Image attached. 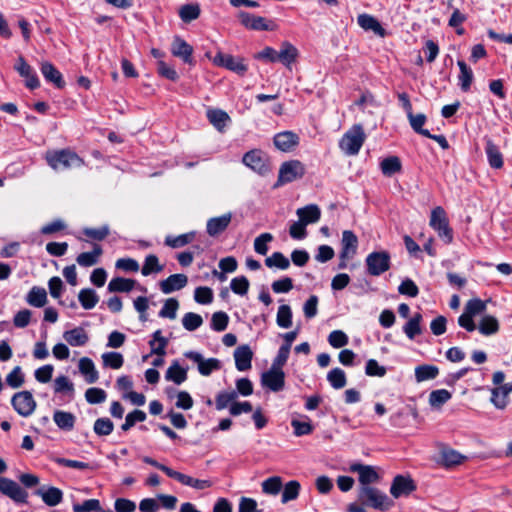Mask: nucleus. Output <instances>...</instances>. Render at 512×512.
Wrapping results in <instances>:
<instances>
[{"mask_svg":"<svg viewBox=\"0 0 512 512\" xmlns=\"http://www.w3.org/2000/svg\"><path fill=\"white\" fill-rule=\"evenodd\" d=\"M45 159L48 165L56 171L81 167L84 164L82 158L69 149L49 151L46 153Z\"/></svg>","mask_w":512,"mask_h":512,"instance_id":"f257e3e1","label":"nucleus"},{"mask_svg":"<svg viewBox=\"0 0 512 512\" xmlns=\"http://www.w3.org/2000/svg\"><path fill=\"white\" fill-rule=\"evenodd\" d=\"M366 140V134L361 124H354L347 130L339 141V148L346 155H357Z\"/></svg>","mask_w":512,"mask_h":512,"instance_id":"f03ea898","label":"nucleus"},{"mask_svg":"<svg viewBox=\"0 0 512 512\" xmlns=\"http://www.w3.org/2000/svg\"><path fill=\"white\" fill-rule=\"evenodd\" d=\"M358 500L362 506H368L378 510H386L391 505L388 496L378 488L372 486H361L358 492Z\"/></svg>","mask_w":512,"mask_h":512,"instance_id":"7ed1b4c3","label":"nucleus"},{"mask_svg":"<svg viewBox=\"0 0 512 512\" xmlns=\"http://www.w3.org/2000/svg\"><path fill=\"white\" fill-rule=\"evenodd\" d=\"M7 470L5 461L0 458V474ZM0 492L16 503H27L28 493L14 480L0 477Z\"/></svg>","mask_w":512,"mask_h":512,"instance_id":"20e7f679","label":"nucleus"},{"mask_svg":"<svg viewBox=\"0 0 512 512\" xmlns=\"http://www.w3.org/2000/svg\"><path fill=\"white\" fill-rule=\"evenodd\" d=\"M429 225L433 228L440 239L446 244L453 241V230L449 225L446 212L443 207L437 206L431 211Z\"/></svg>","mask_w":512,"mask_h":512,"instance_id":"39448f33","label":"nucleus"},{"mask_svg":"<svg viewBox=\"0 0 512 512\" xmlns=\"http://www.w3.org/2000/svg\"><path fill=\"white\" fill-rule=\"evenodd\" d=\"M305 174V166L299 160H290L281 164L278 179L274 187H280L284 184L291 183L300 179Z\"/></svg>","mask_w":512,"mask_h":512,"instance_id":"423d86ee","label":"nucleus"},{"mask_svg":"<svg viewBox=\"0 0 512 512\" xmlns=\"http://www.w3.org/2000/svg\"><path fill=\"white\" fill-rule=\"evenodd\" d=\"M390 254L387 251H374L366 257L367 271L372 276H379L390 269Z\"/></svg>","mask_w":512,"mask_h":512,"instance_id":"0eeeda50","label":"nucleus"},{"mask_svg":"<svg viewBox=\"0 0 512 512\" xmlns=\"http://www.w3.org/2000/svg\"><path fill=\"white\" fill-rule=\"evenodd\" d=\"M213 63L217 66L224 67L240 76L245 75L248 70V66L245 63L243 57H235L231 54H226L222 52H218L214 59Z\"/></svg>","mask_w":512,"mask_h":512,"instance_id":"6e6552de","label":"nucleus"},{"mask_svg":"<svg viewBox=\"0 0 512 512\" xmlns=\"http://www.w3.org/2000/svg\"><path fill=\"white\" fill-rule=\"evenodd\" d=\"M11 404L15 411L23 416L28 417L36 409V401L30 391H20L13 395Z\"/></svg>","mask_w":512,"mask_h":512,"instance_id":"1a4fd4ad","label":"nucleus"},{"mask_svg":"<svg viewBox=\"0 0 512 512\" xmlns=\"http://www.w3.org/2000/svg\"><path fill=\"white\" fill-rule=\"evenodd\" d=\"M242 162L245 166L259 174L268 172L269 167L264 153L259 149H253L243 155Z\"/></svg>","mask_w":512,"mask_h":512,"instance_id":"9d476101","label":"nucleus"},{"mask_svg":"<svg viewBox=\"0 0 512 512\" xmlns=\"http://www.w3.org/2000/svg\"><path fill=\"white\" fill-rule=\"evenodd\" d=\"M184 356L197 364L198 371L203 376H209L214 370L220 369V361L216 358L204 359L202 354L196 351H187Z\"/></svg>","mask_w":512,"mask_h":512,"instance_id":"9b49d317","label":"nucleus"},{"mask_svg":"<svg viewBox=\"0 0 512 512\" xmlns=\"http://www.w3.org/2000/svg\"><path fill=\"white\" fill-rule=\"evenodd\" d=\"M262 386L268 388L273 392L281 391L285 386V373L282 369L270 367L261 376Z\"/></svg>","mask_w":512,"mask_h":512,"instance_id":"f8f14e48","label":"nucleus"},{"mask_svg":"<svg viewBox=\"0 0 512 512\" xmlns=\"http://www.w3.org/2000/svg\"><path fill=\"white\" fill-rule=\"evenodd\" d=\"M238 18L243 26L247 29L255 30V31H269L273 30L271 26V21H268L266 18L261 16H255L251 13L240 11L238 13Z\"/></svg>","mask_w":512,"mask_h":512,"instance_id":"ddd939ff","label":"nucleus"},{"mask_svg":"<svg viewBox=\"0 0 512 512\" xmlns=\"http://www.w3.org/2000/svg\"><path fill=\"white\" fill-rule=\"evenodd\" d=\"M14 68L21 77L26 79L25 84L29 89L33 90L40 86V81L36 72L22 56H19Z\"/></svg>","mask_w":512,"mask_h":512,"instance_id":"4468645a","label":"nucleus"},{"mask_svg":"<svg viewBox=\"0 0 512 512\" xmlns=\"http://www.w3.org/2000/svg\"><path fill=\"white\" fill-rule=\"evenodd\" d=\"M416 489V485L412 478L397 475L391 484L390 493L394 498H399L403 495H409Z\"/></svg>","mask_w":512,"mask_h":512,"instance_id":"2eb2a0df","label":"nucleus"},{"mask_svg":"<svg viewBox=\"0 0 512 512\" xmlns=\"http://www.w3.org/2000/svg\"><path fill=\"white\" fill-rule=\"evenodd\" d=\"M34 494L39 496L49 507L57 506L63 501L62 490L54 486H41Z\"/></svg>","mask_w":512,"mask_h":512,"instance_id":"dca6fc26","label":"nucleus"},{"mask_svg":"<svg viewBox=\"0 0 512 512\" xmlns=\"http://www.w3.org/2000/svg\"><path fill=\"white\" fill-rule=\"evenodd\" d=\"M299 140V136L292 131L277 133L273 138L276 148L283 152L292 151L299 144Z\"/></svg>","mask_w":512,"mask_h":512,"instance_id":"f3484780","label":"nucleus"},{"mask_svg":"<svg viewBox=\"0 0 512 512\" xmlns=\"http://www.w3.org/2000/svg\"><path fill=\"white\" fill-rule=\"evenodd\" d=\"M358 248V237L351 230H344L341 239V251L339 258H352Z\"/></svg>","mask_w":512,"mask_h":512,"instance_id":"a211bd4d","label":"nucleus"},{"mask_svg":"<svg viewBox=\"0 0 512 512\" xmlns=\"http://www.w3.org/2000/svg\"><path fill=\"white\" fill-rule=\"evenodd\" d=\"M171 53L182 59L184 63L193 64V47L179 36H176L172 42Z\"/></svg>","mask_w":512,"mask_h":512,"instance_id":"6ab92c4d","label":"nucleus"},{"mask_svg":"<svg viewBox=\"0 0 512 512\" xmlns=\"http://www.w3.org/2000/svg\"><path fill=\"white\" fill-rule=\"evenodd\" d=\"M350 470L358 473L359 482L362 486H370V484L379 480V475L372 466L354 463L350 466Z\"/></svg>","mask_w":512,"mask_h":512,"instance_id":"aec40b11","label":"nucleus"},{"mask_svg":"<svg viewBox=\"0 0 512 512\" xmlns=\"http://www.w3.org/2000/svg\"><path fill=\"white\" fill-rule=\"evenodd\" d=\"M232 219V214L226 213L219 217L210 218L206 224V231L209 236L216 237L223 233L229 226Z\"/></svg>","mask_w":512,"mask_h":512,"instance_id":"412c9836","label":"nucleus"},{"mask_svg":"<svg viewBox=\"0 0 512 512\" xmlns=\"http://www.w3.org/2000/svg\"><path fill=\"white\" fill-rule=\"evenodd\" d=\"M40 70L44 79L47 82L52 83L56 88L61 89L65 86V81L61 72L51 62H42Z\"/></svg>","mask_w":512,"mask_h":512,"instance_id":"4be33fe9","label":"nucleus"},{"mask_svg":"<svg viewBox=\"0 0 512 512\" xmlns=\"http://www.w3.org/2000/svg\"><path fill=\"white\" fill-rule=\"evenodd\" d=\"M253 352L248 345H241L234 351L235 366L238 371H246L251 368Z\"/></svg>","mask_w":512,"mask_h":512,"instance_id":"5701e85b","label":"nucleus"},{"mask_svg":"<svg viewBox=\"0 0 512 512\" xmlns=\"http://www.w3.org/2000/svg\"><path fill=\"white\" fill-rule=\"evenodd\" d=\"M357 23L365 31H372L381 38H384L387 34L380 22L372 15L366 13L360 14L357 17Z\"/></svg>","mask_w":512,"mask_h":512,"instance_id":"b1692460","label":"nucleus"},{"mask_svg":"<svg viewBox=\"0 0 512 512\" xmlns=\"http://www.w3.org/2000/svg\"><path fill=\"white\" fill-rule=\"evenodd\" d=\"M187 283L188 278L185 274H172L160 282V289L164 294H170L184 288Z\"/></svg>","mask_w":512,"mask_h":512,"instance_id":"393cba45","label":"nucleus"},{"mask_svg":"<svg viewBox=\"0 0 512 512\" xmlns=\"http://www.w3.org/2000/svg\"><path fill=\"white\" fill-rule=\"evenodd\" d=\"M172 479L178 481L182 485L192 487L196 490H204L212 486V482L207 479H196L184 473L175 470Z\"/></svg>","mask_w":512,"mask_h":512,"instance_id":"a878e982","label":"nucleus"},{"mask_svg":"<svg viewBox=\"0 0 512 512\" xmlns=\"http://www.w3.org/2000/svg\"><path fill=\"white\" fill-rule=\"evenodd\" d=\"M485 153L489 165L494 169H500L503 167V155L499 147L491 140H486Z\"/></svg>","mask_w":512,"mask_h":512,"instance_id":"bb28decb","label":"nucleus"},{"mask_svg":"<svg viewBox=\"0 0 512 512\" xmlns=\"http://www.w3.org/2000/svg\"><path fill=\"white\" fill-rule=\"evenodd\" d=\"M63 338L69 345L73 347L84 346L89 340L87 332L82 327H76L74 329L65 331L63 333Z\"/></svg>","mask_w":512,"mask_h":512,"instance_id":"cd10ccee","label":"nucleus"},{"mask_svg":"<svg viewBox=\"0 0 512 512\" xmlns=\"http://www.w3.org/2000/svg\"><path fill=\"white\" fill-rule=\"evenodd\" d=\"M102 254V247L99 244H93V250L91 252L80 253L76 258V262L81 267H91L99 262V258Z\"/></svg>","mask_w":512,"mask_h":512,"instance_id":"c85d7f7f","label":"nucleus"},{"mask_svg":"<svg viewBox=\"0 0 512 512\" xmlns=\"http://www.w3.org/2000/svg\"><path fill=\"white\" fill-rule=\"evenodd\" d=\"M299 220L306 225L316 223L321 217V210L315 204H310L302 208H298L296 211Z\"/></svg>","mask_w":512,"mask_h":512,"instance_id":"c756f323","label":"nucleus"},{"mask_svg":"<svg viewBox=\"0 0 512 512\" xmlns=\"http://www.w3.org/2000/svg\"><path fill=\"white\" fill-rule=\"evenodd\" d=\"M188 368H183L179 365L178 361H173L165 373V379L171 381L176 385H181L187 380Z\"/></svg>","mask_w":512,"mask_h":512,"instance_id":"7c9ffc66","label":"nucleus"},{"mask_svg":"<svg viewBox=\"0 0 512 512\" xmlns=\"http://www.w3.org/2000/svg\"><path fill=\"white\" fill-rule=\"evenodd\" d=\"M53 421L59 429L71 431L74 428L76 417L71 412L56 410L53 414Z\"/></svg>","mask_w":512,"mask_h":512,"instance_id":"2f4dec72","label":"nucleus"},{"mask_svg":"<svg viewBox=\"0 0 512 512\" xmlns=\"http://www.w3.org/2000/svg\"><path fill=\"white\" fill-rule=\"evenodd\" d=\"M457 65L460 70L458 75L459 86L463 92H467L473 82V71L463 60H458Z\"/></svg>","mask_w":512,"mask_h":512,"instance_id":"473e14b6","label":"nucleus"},{"mask_svg":"<svg viewBox=\"0 0 512 512\" xmlns=\"http://www.w3.org/2000/svg\"><path fill=\"white\" fill-rule=\"evenodd\" d=\"M298 57L297 48L289 42H283L278 52V61L286 67H290Z\"/></svg>","mask_w":512,"mask_h":512,"instance_id":"72a5a7b5","label":"nucleus"},{"mask_svg":"<svg viewBox=\"0 0 512 512\" xmlns=\"http://www.w3.org/2000/svg\"><path fill=\"white\" fill-rule=\"evenodd\" d=\"M79 371L85 376V380L89 384L95 383L99 378L98 371L90 358L83 357L79 360Z\"/></svg>","mask_w":512,"mask_h":512,"instance_id":"f704fd0d","label":"nucleus"},{"mask_svg":"<svg viewBox=\"0 0 512 512\" xmlns=\"http://www.w3.org/2000/svg\"><path fill=\"white\" fill-rule=\"evenodd\" d=\"M422 319L423 317L420 313H415L414 316L405 323L403 326V332L408 339L414 340L416 336L422 334Z\"/></svg>","mask_w":512,"mask_h":512,"instance_id":"c9c22d12","label":"nucleus"},{"mask_svg":"<svg viewBox=\"0 0 512 512\" xmlns=\"http://www.w3.org/2000/svg\"><path fill=\"white\" fill-rule=\"evenodd\" d=\"M26 301L33 307H43L47 302L46 290L38 286L32 287L27 294Z\"/></svg>","mask_w":512,"mask_h":512,"instance_id":"e433bc0d","label":"nucleus"},{"mask_svg":"<svg viewBox=\"0 0 512 512\" xmlns=\"http://www.w3.org/2000/svg\"><path fill=\"white\" fill-rule=\"evenodd\" d=\"M479 332L484 336L494 335L499 331V322L492 315H485L478 325Z\"/></svg>","mask_w":512,"mask_h":512,"instance_id":"4c0bfd02","label":"nucleus"},{"mask_svg":"<svg viewBox=\"0 0 512 512\" xmlns=\"http://www.w3.org/2000/svg\"><path fill=\"white\" fill-rule=\"evenodd\" d=\"M439 374V369L435 365L423 364L415 368V379L417 382H424L435 379Z\"/></svg>","mask_w":512,"mask_h":512,"instance_id":"58836bf2","label":"nucleus"},{"mask_svg":"<svg viewBox=\"0 0 512 512\" xmlns=\"http://www.w3.org/2000/svg\"><path fill=\"white\" fill-rule=\"evenodd\" d=\"M411 128L417 133L424 137H432V134L429 130L424 129L423 126L426 123V116L423 113L413 114L410 113L407 115Z\"/></svg>","mask_w":512,"mask_h":512,"instance_id":"ea45409f","label":"nucleus"},{"mask_svg":"<svg viewBox=\"0 0 512 512\" xmlns=\"http://www.w3.org/2000/svg\"><path fill=\"white\" fill-rule=\"evenodd\" d=\"M149 345L152 354L164 356L166 354L168 339L162 336L161 330H156L152 335V340L149 341Z\"/></svg>","mask_w":512,"mask_h":512,"instance_id":"a19ab883","label":"nucleus"},{"mask_svg":"<svg viewBox=\"0 0 512 512\" xmlns=\"http://www.w3.org/2000/svg\"><path fill=\"white\" fill-rule=\"evenodd\" d=\"M207 118L219 131H221L226 126L227 121L230 120L229 115L221 109H208Z\"/></svg>","mask_w":512,"mask_h":512,"instance_id":"79ce46f5","label":"nucleus"},{"mask_svg":"<svg viewBox=\"0 0 512 512\" xmlns=\"http://www.w3.org/2000/svg\"><path fill=\"white\" fill-rule=\"evenodd\" d=\"M78 300L84 309L90 310L96 306L99 301V297L93 289L84 288L80 290Z\"/></svg>","mask_w":512,"mask_h":512,"instance_id":"37998d69","label":"nucleus"},{"mask_svg":"<svg viewBox=\"0 0 512 512\" xmlns=\"http://www.w3.org/2000/svg\"><path fill=\"white\" fill-rule=\"evenodd\" d=\"M465 459L466 457L464 455L454 449L445 448L441 451V462L445 467L459 465Z\"/></svg>","mask_w":512,"mask_h":512,"instance_id":"c03bdc74","label":"nucleus"},{"mask_svg":"<svg viewBox=\"0 0 512 512\" xmlns=\"http://www.w3.org/2000/svg\"><path fill=\"white\" fill-rule=\"evenodd\" d=\"M327 381L336 390L342 389L347 384V377L344 370L341 368H333L327 374Z\"/></svg>","mask_w":512,"mask_h":512,"instance_id":"a18cd8bd","label":"nucleus"},{"mask_svg":"<svg viewBox=\"0 0 512 512\" xmlns=\"http://www.w3.org/2000/svg\"><path fill=\"white\" fill-rule=\"evenodd\" d=\"M135 280L122 277L112 278L108 284L109 292H130L135 286Z\"/></svg>","mask_w":512,"mask_h":512,"instance_id":"49530a36","label":"nucleus"},{"mask_svg":"<svg viewBox=\"0 0 512 512\" xmlns=\"http://www.w3.org/2000/svg\"><path fill=\"white\" fill-rule=\"evenodd\" d=\"M301 490V485L297 480L287 482L282 491L281 502L286 504L298 498Z\"/></svg>","mask_w":512,"mask_h":512,"instance_id":"de8ad7c7","label":"nucleus"},{"mask_svg":"<svg viewBox=\"0 0 512 512\" xmlns=\"http://www.w3.org/2000/svg\"><path fill=\"white\" fill-rule=\"evenodd\" d=\"M380 168L385 176L390 177L401 171L402 164L397 156H390L382 160Z\"/></svg>","mask_w":512,"mask_h":512,"instance_id":"09e8293b","label":"nucleus"},{"mask_svg":"<svg viewBox=\"0 0 512 512\" xmlns=\"http://www.w3.org/2000/svg\"><path fill=\"white\" fill-rule=\"evenodd\" d=\"M195 238V232L191 231L188 233H184L178 236H167L165 238V245L171 248H181L189 243H191Z\"/></svg>","mask_w":512,"mask_h":512,"instance_id":"8fccbe9b","label":"nucleus"},{"mask_svg":"<svg viewBox=\"0 0 512 512\" xmlns=\"http://www.w3.org/2000/svg\"><path fill=\"white\" fill-rule=\"evenodd\" d=\"M265 265L268 268L276 267L281 270H286L290 267V261L283 253L274 252L265 259Z\"/></svg>","mask_w":512,"mask_h":512,"instance_id":"3c124183","label":"nucleus"},{"mask_svg":"<svg viewBox=\"0 0 512 512\" xmlns=\"http://www.w3.org/2000/svg\"><path fill=\"white\" fill-rule=\"evenodd\" d=\"M163 270V266L159 264L158 257L154 254H149L145 257L141 273L143 276H148L152 273H159Z\"/></svg>","mask_w":512,"mask_h":512,"instance_id":"603ef678","label":"nucleus"},{"mask_svg":"<svg viewBox=\"0 0 512 512\" xmlns=\"http://www.w3.org/2000/svg\"><path fill=\"white\" fill-rule=\"evenodd\" d=\"M276 323L279 327L287 329L292 326V310L289 305L283 304L279 306Z\"/></svg>","mask_w":512,"mask_h":512,"instance_id":"864d4df0","label":"nucleus"},{"mask_svg":"<svg viewBox=\"0 0 512 512\" xmlns=\"http://www.w3.org/2000/svg\"><path fill=\"white\" fill-rule=\"evenodd\" d=\"M283 483L279 476H272L261 484L262 492L268 495H277L282 489Z\"/></svg>","mask_w":512,"mask_h":512,"instance_id":"5fc2aeb1","label":"nucleus"},{"mask_svg":"<svg viewBox=\"0 0 512 512\" xmlns=\"http://www.w3.org/2000/svg\"><path fill=\"white\" fill-rule=\"evenodd\" d=\"M510 393L506 392L503 388V385L493 388L491 390V402L498 409H504L508 404V395Z\"/></svg>","mask_w":512,"mask_h":512,"instance_id":"6e6d98bb","label":"nucleus"},{"mask_svg":"<svg viewBox=\"0 0 512 512\" xmlns=\"http://www.w3.org/2000/svg\"><path fill=\"white\" fill-rule=\"evenodd\" d=\"M200 15V7L198 4H186L180 8L179 16L185 23H189L197 19Z\"/></svg>","mask_w":512,"mask_h":512,"instance_id":"4d7b16f0","label":"nucleus"},{"mask_svg":"<svg viewBox=\"0 0 512 512\" xmlns=\"http://www.w3.org/2000/svg\"><path fill=\"white\" fill-rule=\"evenodd\" d=\"M6 384L13 388L17 389L24 384L25 376L22 372V368L20 366H16L12 369V371L6 376Z\"/></svg>","mask_w":512,"mask_h":512,"instance_id":"13d9d810","label":"nucleus"},{"mask_svg":"<svg viewBox=\"0 0 512 512\" xmlns=\"http://www.w3.org/2000/svg\"><path fill=\"white\" fill-rule=\"evenodd\" d=\"M237 392L236 391H223L217 394L215 398V406L217 410H223L236 400Z\"/></svg>","mask_w":512,"mask_h":512,"instance_id":"bf43d9fd","label":"nucleus"},{"mask_svg":"<svg viewBox=\"0 0 512 512\" xmlns=\"http://www.w3.org/2000/svg\"><path fill=\"white\" fill-rule=\"evenodd\" d=\"M452 394L446 389L433 390L429 395V403L432 407H440L449 401Z\"/></svg>","mask_w":512,"mask_h":512,"instance_id":"052dcab7","label":"nucleus"},{"mask_svg":"<svg viewBox=\"0 0 512 512\" xmlns=\"http://www.w3.org/2000/svg\"><path fill=\"white\" fill-rule=\"evenodd\" d=\"M146 420V413L142 410L135 409L128 413L125 417V422L121 425L123 431L130 430L137 422H143Z\"/></svg>","mask_w":512,"mask_h":512,"instance_id":"680f3d73","label":"nucleus"},{"mask_svg":"<svg viewBox=\"0 0 512 512\" xmlns=\"http://www.w3.org/2000/svg\"><path fill=\"white\" fill-rule=\"evenodd\" d=\"M203 324V319L201 315L188 312L184 314L182 318V325L187 331H195Z\"/></svg>","mask_w":512,"mask_h":512,"instance_id":"e2e57ef3","label":"nucleus"},{"mask_svg":"<svg viewBox=\"0 0 512 512\" xmlns=\"http://www.w3.org/2000/svg\"><path fill=\"white\" fill-rule=\"evenodd\" d=\"M229 323V316L223 311L215 312L211 318V329L216 332L224 331Z\"/></svg>","mask_w":512,"mask_h":512,"instance_id":"0e129e2a","label":"nucleus"},{"mask_svg":"<svg viewBox=\"0 0 512 512\" xmlns=\"http://www.w3.org/2000/svg\"><path fill=\"white\" fill-rule=\"evenodd\" d=\"M179 308V302L175 298H169L165 301L163 307L159 311V317L175 319Z\"/></svg>","mask_w":512,"mask_h":512,"instance_id":"69168bd1","label":"nucleus"},{"mask_svg":"<svg viewBox=\"0 0 512 512\" xmlns=\"http://www.w3.org/2000/svg\"><path fill=\"white\" fill-rule=\"evenodd\" d=\"M103 364L112 369H119L124 363V358L119 352H106L102 355Z\"/></svg>","mask_w":512,"mask_h":512,"instance_id":"338daca9","label":"nucleus"},{"mask_svg":"<svg viewBox=\"0 0 512 512\" xmlns=\"http://www.w3.org/2000/svg\"><path fill=\"white\" fill-rule=\"evenodd\" d=\"M114 424L109 418H98L95 423L93 430L98 436H108L112 433Z\"/></svg>","mask_w":512,"mask_h":512,"instance_id":"774afa93","label":"nucleus"}]
</instances>
